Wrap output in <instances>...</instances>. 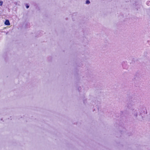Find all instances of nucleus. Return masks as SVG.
<instances>
[{
	"label": "nucleus",
	"instance_id": "obj_1",
	"mask_svg": "<svg viewBox=\"0 0 150 150\" xmlns=\"http://www.w3.org/2000/svg\"><path fill=\"white\" fill-rule=\"evenodd\" d=\"M5 24L7 25H10V23L9 20H6L5 22Z\"/></svg>",
	"mask_w": 150,
	"mask_h": 150
},
{
	"label": "nucleus",
	"instance_id": "obj_4",
	"mask_svg": "<svg viewBox=\"0 0 150 150\" xmlns=\"http://www.w3.org/2000/svg\"><path fill=\"white\" fill-rule=\"evenodd\" d=\"M26 7L27 8H28L29 7V6L27 5L26 6Z\"/></svg>",
	"mask_w": 150,
	"mask_h": 150
},
{
	"label": "nucleus",
	"instance_id": "obj_3",
	"mask_svg": "<svg viewBox=\"0 0 150 150\" xmlns=\"http://www.w3.org/2000/svg\"><path fill=\"white\" fill-rule=\"evenodd\" d=\"M3 3L2 1H0V5L2 6Z\"/></svg>",
	"mask_w": 150,
	"mask_h": 150
},
{
	"label": "nucleus",
	"instance_id": "obj_2",
	"mask_svg": "<svg viewBox=\"0 0 150 150\" xmlns=\"http://www.w3.org/2000/svg\"><path fill=\"white\" fill-rule=\"evenodd\" d=\"M90 3V2L89 0H87L86 1V4H89Z\"/></svg>",
	"mask_w": 150,
	"mask_h": 150
}]
</instances>
